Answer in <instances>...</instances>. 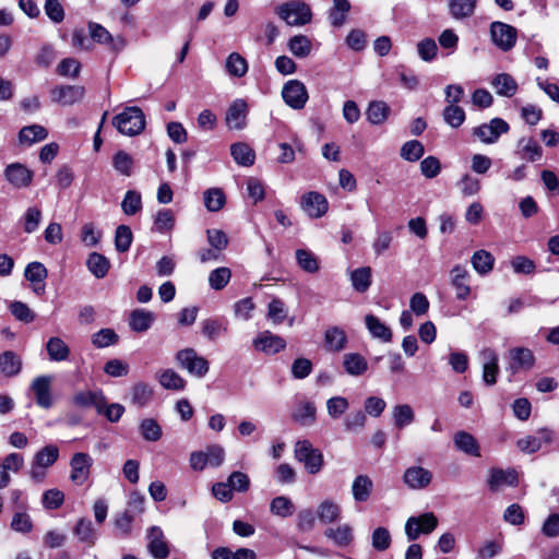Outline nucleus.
<instances>
[{"mask_svg":"<svg viewBox=\"0 0 559 559\" xmlns=\"http://www.w3.org/2000/svg\"><path fill=\"white\" fill-rule=\"evenodd\" d=\"M145 116L140 107H126L122 112L116 115L112 124L117 130L128 136L140 134L145 129Z\"/></svg>","mask_w":559,"mask_h":559,"instance_id":"nucleus-1","label":"nucleus"},{"mask_svg":"<svg viewBox=\"0 0 559 559\" xmlns=\"http://www.w3.org/2000/svg\"><path fill=\"white\" fill-rule=\"evenodd\" d=\"M225 460V450L219 444L207 445L204 450L193 451L189 457L190 467L201 472L206 467H219Z\"/></svg>","mask_w":559,"mask_h":559,"instance_id":"nucleus-2","label":"nucleus"},{"mask_svg":"<svg viewBox=\"0 0 559 559\" xmlns=\"http://www.w3.org/2000/svg\"><path fill=\"white\" fill-rule=\"evenodd\" d=\"M295 457L304 463L305 468L310 474H317L323 465V454L319 449L313 448L308 440H298L294 448Z\"/></svg>","mask_w":559,"mask_h":559,"instance_id":"nucleus-3","label":"nucleus"},{"mask_svg":"<svg viewBox=\"0 0 559 559\" xmlns=\"http://www.w3.org/2000/svg\"><path fill=\"white\" fill-rule=\"evenodd\" d=\"M276 12L288 25L299 26L311 21L310 8L305 2L298 0L281 4Z\"/></svg>","mask_w":559,"mask_h":559,"instance_id":"nucleus-4","label":"nucleus"},{"mask_svg":"<svg viewBox=\"0 0 559 559\" xmlns=\"http://www.w3.org/2000/svg\"><path fill=\"white\" fill-rule=\"evenodd\" d=\"M490 39L501 51H510L516 44L518 29L507 23L495 21L489 26Z\"/></svg>","mask_w":559,"mask_h":559,"instance_id":"nucleus-5","label":"nucleus"},{"mask_svg":"<svg viewBox=\"0 0 559 559\" xmlns=\"http://www.w3.org/2000/svg\"><path fill=\"white\" fill-rule=\"evenodd\" d=\"M509 131V123L502 118L496 117L489 122L473 128L472 134L484 144H495L502 134H507Z\"/></svg>","mask_w":559,"mask_h":559,"instance_id":"nucleus-6","label":"nucleus"},{"mask_svg":"<svg viewBox=\"0 0 559 559\" xmlns=\"http://www.w3.org/2000/svg\"><path fill=\"white\" fill-rule=\"evenodd\" d=\"M506 370L514 376L520 371H528L535 365V355L532 349L522 346H515L507 353Z\"/></svg>","mask_w":559,"mask_h":559,"instance_id":"nucleus-7","label":"nucleus"},{"mask_svg":"<svg viewBox=\"0 0 559 559\" xmlns=\"http://www.w3.org/2000/svg\"><path fill=\"white\" fill-rule=\"evenodd\" d=\"M176 361L190 374L197 378H203L209 371V361L199 356L193 348H185L176 354Z\"/></svg>","mask_w":559,"mask_h":559,"instance_id":"nucleus-8","label":"nucleus"},{"mask_svg":"<svg viewBox=\"0 0 559 559\" xmlns=\"http://www.w3.org/2000/svg\"><path fill=\"white\" fill-rule=\"evenodd\" d=\"M438 519L432 512L419 516H411L405 523V534L409 542L416 540L420 534H430L436 530Z\"/></svg>","mask_w":559,"mask_h":559,"instance_id":"nucleus-9","label":"nucleus"},{"mask_svg":"<svg viewBox=\"0 0 559 559\" xmlns=\"http://www.w3.org/2000/svg\"><path fill=\"white\" fill-rule=\"evenodd\" d=\"M93 457L85 452H76L70 460V480L78 486L84 485L90 476L93 466Z\"/></svg>","mask_w":559,"mask_h":559,"instance_id":"nucleus-10","label":"nucleus"},{"mask_svg":"<svg viewBox=\"0 0 559 559\" xmlns=\"http://www.w3.org/2000/svg\"><path fill=\"white\" fill-rule=\"evenodd\" d=\"M282 97L293 109H302L309 98L305 84L299 80H289L282 90Z\"/></svg>","mask_w":559,"mask_h":559,"instance_id":"nucleus-11","label":"nucleus"},{"mask_svg":"<svg viewBox=\"0 0 559 559\" xmlns=\"http://www.w3.org/2000/svg\"><path fill=\"white\" fill-rule=\"evenodd\" d=\"M88 31L90 35L93 40H95L98 44L107 45L110 51L118 53L120 52L126 46L127 40L123 36L118 35L114 37L103 25L97 23H90L88 24Z\"/></svg>","mask_w":559,"mask_h":559,"instance_id":"nucleus-12","label":"nucleus"},{"mask_svg":"<svg viewBox=\"0 0 559 559\" xmlns=\"http://www.w3.org/2000/svg\"><path fill=\"white\" fill-rule=\"evenodd\" d=\"M85 88L80 85H58L50 91L51 100L61 106H71L83 99Z\"/></svg>","mask_w":559,"mask_h":559,"instance_id":"nucleus-13","label":"nucleus"},{"mask_svg":"<svg viewBox=\"0 0 559 559\" xmlns=\"http://www.w3.org/2000/svg\"><path fill=\"white\" fill-rule=\"evenodd\" d=\"M51 382V376H39L36 377L31 384V390L35 395L36 404L45 409H49L53 405Z\"/></svg>","mask_w":559,"mask_h":559,"instance_id":"nucleus-14","label":"nucleus"},{"mask_svg":"<svg viewBox=\"0 0 559 559\" xmlns=\"http://www.w3.org/2000/svg\"><path fill=\"white\" fill-rule=\"evenodd\" d=\"M432 473L423 466H409L403 474L404 484L413 490H420L430 485Z\"/></svg>","mask_w":559,"mask_h":559,"instance_id":"nucleus-15","label":"nucleus"},{"mask_svg":"<svg viewBox=\"0 0 559 559\" xmlns=\"http://www.w3.org/2000/svg\"><path fill=\"white\" fill-rule=\"evenodd\" d=\"M3 174L9 183L16 189L28 187L33 180V171L21 163L9 164Z\"/></svg>","mask_w":559,"mask_h":559,"instance_id":"nucleus-16","label":"nucleus"},{"mask_svg":"<svg viewBox=\"0 0 559 559\" xmlns=\"http://www.w3.org/2000/svg\"><path fill=\"white\" fill-rule=\"evenodd\" d=\"M451 285L455 289V297L459 300H466L471 294L468 285L471 275L465 266L456 264L451 271Z\"/></svg>","mask_w":559,"mask_h":559,"instance_id":"nucleus-17","label":"nucleus"},{"mask_svg":"<svg viewBox=\"0 0 559 559\" xmlns=\"http://www.w3.org/2000/svg\"><path fill=\"white\" fill-rule=\"evenodd\" d=\"M301 209L313 218L323 216L329 209L325 197L319 192H308L301 198Z\"/></svg>","mask_w":559,"mask_h":559,"instance_id":"nucleus-18","label":"nucleus"},{"mask_svg":"<svg viewBox=\"0 0 559 559\" xmlns=\"http://www.w3.org/2000/svg\"><path fill=\"white\" fill-rule=\"evenodd\" d=\"M25 278L32 284L33 292L41 296L45 293V280L48 276V271L40 262H31L26 265L24 271Z\"/></svg>","mask_w":559,"mask_h":559,"instance_id":"nucleus-19","label":"nucleus"},{"mask_svg":"<svg viewBox=\"0 0 559 559\" xmlns=\"http://www.w3.org/2000/svg\"><path fill=\"white\" fill-rule=\"evenodd\" d=\"M479 356L483 361V380L487 385H493L499 373L498 355L492 348L486 347Z\"/></svg>","mask_w":559,"mask_h":559,"instance_id":"nucleus-20","label":"nucleus"},{"mask_svg":"<svg viewBox=\"0 0 559 559\" xmlns=\"http://www.w3.org/2000/svg\"><path fill=\"white\" fill-rule=\"evenodd\" d=\"M253 345L258 350L267 355H274L286 347V342L283 337L275 335L270 331H264L257 336L253 341Z\"/></svg>","mask_w":559,"mask_h":559,"instance_id":"nucleus-21","label":"nucleus"},{"mask_svg":"<svg viewBox=\"0 0 559 559\" xmlns=\"http://www.w3.org/2000/svg\"><path fill=\"white\" fill-rule=\"evenodd\" d=\"M247 104L243 99L234 100L226 112V124L229 129L241 130L246 127Z\"/></svg>","mask_w":559,"mask_h":559,"instance_id":"nucleus-22","label":"nucleus"},{"mask_svg":"<svg viewBox=\"0 0 559 559\" xmlns=\"http://www.w3.org/2000/svg\"><path fill=\"white\" fill-rule=\"evenodd\" d=\"M552 440V435L547 429H542L535 436H526L518 440V448L524 453H535L537 452L543 444L550 443Z\"/></svg>","mask_w":559,"mask_h":559,"instance_id":"nucleus-23","label":"nucleus"},{"mask_svg":"<svg viewBox=\"0 0 559 559\" xmlns=\"http://www.w3.org/2000/svg\"><path fill=\"white\" fill-rule=\"evenodd\" d=\"M514 154L518 155L520 159L533 163L542 158L543 148L535 139L521 138L518 141Z\"/></svg>","mask_w":559,"mask_h":559,"instance_id":"nucleus-24","label":"nucleus"},{"mask_svg":"<svg viewBox=\"0 0 559 559\" xmlns=\"http://www.w3.org/2000/svg\"><path fill=\"white\" fill-rule=\"evenodd\" d=\"M292 418L294 421L305 427L313 425L317 419V407L314 403L308 400L299 401L292 413Z\"/></svg>","mask_w":559,"mask_h":559,"instance_id":"nucleus-25","label":"nucleus"},{"mask_svg":"<svg viewBox=\"0 0 559 559\" xmlns=\"http://www.w3.org/2000/svg\"><path fill=\"white\" fill-rule=\"evenodd\" d=\"M22 358L13 350H4L0 354V377L13 378L22 370Z\"/></svg>","mask_w":559,"mask_h":559,"instance_id":"nucleus-26","label":"nucleus"},{"mask_svg":"<svg viewBox=\"0 0 559 559\" xmlns=\"http://www.w3.org/2000/svg\"><path fill=\"white\" fill-rule=\"evenodd\" d=\"M104 393L100 390H86L76 392L72 402L75 406L81 408L94 407L97 411H100V407L104 405Z\"/></svg>","mask_w":559,"mask_h":559,"instance_id":"nucleus-27","label":"nucleus"},{"mask_svg":"<svg viewBox=\"0 0 559 559\" xmlns=\"http://www.w3.org/2000/svg\"><path fill=\"white\" fill-rule=\"evenodd\" d=\"M148 550L156 559H166L169 555L167 543L164 540V533L158 526H152L148 532Z\"/></svg>","mask_w":559,"mask_h":559,"instance_id":"nucleus-28","label":"nucleus"},{"mask_svg":"<svg viewBox=\"0 0 559 559\" xmlns=\"http://www.w3.org/2000/svg\"><path fill=\"white\" fill-rule=\"evenodd\" d=\"M518 476L514 469L492 468L488 479V486L491 491L499 490L502 486H516Z\"/></svg>","mask_w":559,"mask_h":559,"instance_id":"nucleus-29","label":"nucleus"},{"mask_svg":"<svg viewBox=\"0 0 559 559\" xmlns=\"http://www.w3.org/2000/svg\"><path fill=\"white\" fill-rule=\"evenodd\" d=\"M73 534L81 543L87 546H94L97 542L98 534L94 524L86 518H80L73 528Z\"/></svg>","mask_w":559,"mask_h":559,"instance_id":"nucleus-30","label":"nucleus"},{"mask_svg":"<svg viewBox=\"0 0 559 559\" xmlns=\"http://www.w3.org/2000/svg\"><path fill=\"white\" fill-rule=\"evenodd\" d=\"M324 536L338 547H347L354 539L353 527L349 524H341L336 527H328Z\"/></svg>","mask_w":559,"mask_h":559,"instance_id":"nucleus-31","label":"nucleus"},{"mask_svg":"<svg viewBox=\"0 0 559 559\" xmlns=\"http://www.w3.org/2000/svg\"><path fill=\"white\" fill-rule=\"evenodd\" d=\"M155 321V314L145 309H135L129 316V325L136 333L146 332Z\"/></svg>","mask_w":559,"mask_h":559,"instance_id":"nucleus-32","label":"nucleus"},{"mask_svg":"<svg viewBox=\"0 0 559 559\" xmlns=\"http://www.w3.org/2000/svg\"><path fill=\"white\" fill-rule=\"evenodd\" d=\"M365 324L372 337L381 340L384 343L392 341L393 334L391 329L378 317L373 314H367L365 317Z\"/></svg>","mask_w":559,"mask_h":559,"instance_id":"nucleus-33","label":"nucleus"},{"mask_svg":"<svg viewBox=\"0 0 559 559\" xmlns=\"http://www.w3.org/2000/svg\"><path fill=\"white\" fill-rule=\"evenodd\" d=\"M159 384L171 391H182L186 388V380L174 369H162L156 373Z\"/></svg>","mask_w":559,"mask_h":559,"instance_id":"nucleus-34","label":"nucleus"},{"mask_svg":"<svg viewBox=\"0 0 559 559\" xmlns=\"http://www.w3.org/2000/svg\"><path fill=\"white\" fill-rule=\"evenodd\" d=\"M343 367L349 376L359 377L368 369V362L358 353H348L343 356Z\"/></svg>","mask_w":559,"mask_h":559,"instance_id":"nucleus-35","label":"nucleus"},{"mask_svg":"<svg viewBox=\"0 0 559 559\" xmlns=\"http://www.w3.org/2000/svg\"><path fill=\"white\" fill-rule=\"evenodd\" d=\"M325 347L331 352H341L347 345V335L338 326H331L324 333Z\"/></svg>","mask_w":559,"mask_h":559,"instance_id":"nucleus-36","label":"nucleus"},{"mask_svg":"<svg viewBox=\"0 0 559 559\" xmlns=\"http://www.w3.org/2000/svg\"><path fill=\"white\" fill-rule=\"evenodd\" d=\"M230 154L240 166L250 167L254 164L255 153L247 143L237 142L231 144Z\"/></svg>","mask_w":559,"mask_h":559,"instance_id":"nucleus-37","label":"nucleus"},{"mask_svg":"<svg viewBox=\"0 0 559 559\" xmlns=\"http://www.w3.org/2000/svg\"><path fill=\"white\" fill-rule=\"evenodd\" d=\"M390 106L383 100L370 102L366 110L367 120L371 124H382L389 118Z\"/></svg>","mask_w":559,"mask_h":559,"instance_id":"nucleus-38","label":"nucleus"},{"mask_svg":"<svg viewBox=\"0 0 559 559\" xmlns=\"http://www.w3.org/2000/svg\"><path fill=\"white\" fill-rule=\"evenodd\" d=\"M471 263L479 275H487L493 269L495 258L489 251L480 249L473 253Z\"/></svg>","mask_w":559,"mask_h":559,"instance_id":"nucleus-39","label":"nucleus"},{"mask_svg":"<svg viewBox=\"0 0 559 559\" xmlns=\"http://www.w3.org/2000/svg\"><path fill=\"white\" fill-rule=\"evenodd\" d=\"M46 350L51 361H64L70 356L69 346L58 336H52L47 341Z\"/></svg>","mask_w":559,"mask_h":559,"instance_id":"nucleus-40","label":"nucleus"},{"mask_svg":"<svg viewBox=\"0 0 559 559\" xmlns=\"http://www.w3.org/2000/svg\"><path fill=\"white\" fill-rule=\"evenodd\" d=\"M373 488L371 478L367 475H358L352 485V493L357 502H365L369 499Z\"/></svg>","mask_w":559,"mask_h":559,"instance_id":"nucleus-41","label":"nucleus"},{"mask_svg":"<svg viewBox=\"0 0 559 559\" xmlns=\"http://www.w3.org/2000/svg\"><path fill=\"white\" fill-rule=\"evenodd\" d=\"M491 84L500 96L512 97L518 91V83L508 73L497 74L492 79Z\"/></svg>","mask_w":559,"mask_h":559,"instance_id":"nucleus-42","label":"nucleus"},{"mask_svg":"<svg viewBox=\"0 0 559 559\" xmlns=\"http://www.w3.org/2000/svg\"><path fill=\"white\" fill-rule=\"evenodd\" d=\"M453 440L460 451L476 457L480 456L479 444L471 433L459 431L454 435Z\"/></svg>","mask_w":559,"mask_h":559,"instance_id":"nucleus-43","label":"nucleus"},{"mask_svg":"<svg viewBox=\"0 0 559 559\" xmlns=\"http://www.w3.org/2000/svg\"><path fill=\"white\" fill-rule=\"evenodd\" d=\"M350 2L348 0H333V4L329 10V20L332 26L341 27L347 20L350 11Z\"/></svg>","mask_w":559,"mask_h":559,"instance_id":"nucleus-44","label":"nucleus"},{"mask_svg":"<svg viewBox=\"0 0 559 559\" xmlns=\"http://www.w3.org/2000/svg\"><path fill=\"white\" fill-rule=\"evenodd\" d=\"M48 136L47 130L39 124H31L23 127L19 132V141L21 144L32 145L40 142Z\"/></svg>","mask_w":559,"mask_h":559,"instance_id":"nucleus-45","label":"nucleus"},{"mask_svg":"<svg viewBox=\"0 0 559 559\" xmlns=\"http://www.w3.org/2000/svg\"><path fill=\"white\" fill-rule=\"evenodd\" d=\"M341 507L332 501L324 500L317 508V516L324 524L336 522L341 518Z\"/></svg>","mask_w":559,"mask_h":559,"instance_id":"nucleus-46","label":"nucleus"},{"mask_svg":"<svg viewBox=\"0 0 559 559\" xmlns=\"http://www.w3.org/2000/svg\"><path fill=\"white\" fill-rule=\"evenodd\" d=\"M393 424L397 429H403L415 420V413L411 405L399 404L392 409Z\"/></svg>","mask_w":559,"mask_h":559,"instance_id":"nucleus-47","label":"nucleus"},{"mask_svg":"<svg viewBox=\"0 0 559 559\" xmlns=\"http://www.w3.org/2000/svg\"><path fill=\"white\" fill-rule=\"evenodd\" d=\"M297 264L301 270L307 273H317L320 269L318 257L308 249H297L296 253Z\"/></svg>","mask_w":559,"mask_h":559,"instance_id":"nucleus-48","label":"nucleus"},{"mask_svg":"<svg viewBox=\"0 0 559 559\" xmlns=\"http://www.w3.org/2000/svg\"><path fill=\"white\" fill-rule=\"evenodd\" d=\"M349 278L356 292L365 293L371 285V267H358L350 272Z\"/></svg>","mask_w":559,"mask_h":559,"instance_id":"nucleus-49","label":"nucleus"},{"mask_svg":"<svg viewBox=\"0 0 559 559\" xmlns=\"http://www.w3.org/2000/svg\"><path fill=\"white\" fill-rule=\"evenodd\" d=\"M86 264L88 271L97 278L105 277L110 266L108 259L97 252H93L88 255Z\"/></svg>","mask_w":559,"mask_h":559,"instance_id":"nucleus-50","label":"nucleus"},{"mask_svg":"<svg viewBox=\"0 0 559 559\" xmlns=\"http://www.w3.org/2000/svg\"><path fill=\"white\" fill-rule=\"evenodd\" d=\"M59 457V449L57 445L48 444L39 450L33 460L34 465L37 467L47 468L53 465Z\"/></svg>","mask_w":559,"mask_h":559,"instance_id":"nucleus-51","label":"nucleus"},{"mask_svg":"<svg viewBox=\"0 0 559 559\" xmlns=\"http://www.w3.org/2000/svg\"><path fill=\"white\" fill-rule=\"evenodd\" d=\"M289 51L297 58H307L312 50L311 40L305 35L293 36L288 40Z\"/></svg>","mask_w":559,"mask_h":559,"instance_id":"nucleus-52","label":"nucleus"},{"mask_svg":"<svg viewBox=\"0 0 559 559\" xmlns=\"http://www.w3.org/2000/svg\"><path fill=\"white\" fill-rule=\"evenodd\" d=\"M443 120L452 128L461 127L466 118L465 111L459 105H447L442 111Z\"/></svg>","mask_w":559,"mask_h":559,"instance_id":"nucleus-53","label":"nucleus"},{"mask_svg":"<svg viewBox=\"0 0 559 559\" xmlns=\"http://www.w3.org/2000/svg\"><path fill=\"white\" fill-rule=\"evenodd\" d=\"M121 210L126 215H135L142 210L141 193L135 190H128L121 202Z\"/></svg>","mask_w":559,"mask_h":559,"instance_id":"nucleus-54","label":"nucleus"},{"mask_svg":"<svg viewBox=\"0 0 559 559\" xmlns=\"http://www.w3.org/2000/svg\"><path fill=\"white\" fill-rule=\"evenodd\" d=\"M476 0H450V13L454 19L471 16L476 8Z\"/></svg>","mask_w":559,"mask_h":559,"instance_id":"nucleus-55","label":"nucleus"},{"mask_svg":"<svg viewBox=\"0 0 559 559\" xmlns=\"http://www.w3.org/2000/svg\"><path fill=\"white\" fill-rule=\"evenodd\" d=\"M153 397V389L145 382H136L132 386V403L139 407L146 406Z\"/></svg>","mask_w":559,"mask_h":559,"instance_id":"nucleus-56","label":"nucleus"},{"mask_svg":"<svg viewBox=\"0 0 559 559\" xmlns=\"http://www.w3.org/2000/svg\"><path fill=\"white\" fill-rule=\"evenodd\" d=\"M226 70L233 76L242 78L248 71V63L238 52H231L226 60Z\"/></svg>","mask_w":559,"mask_h":559,"instance_id":"nucleus-57","label":"nucleus"},{"mask_svg":"<svg viewBox=\"0 0 559 559\" xmlns=\"http://www.w3.org/2000/svg\"><path fill=\"white\" fill-rule=\"evenodd\" d=\"M270 511L274 515L288 518L294 513L295 507L289 498L285 496H278L271 501Z\"/></svg>","mask_w":559,"mask_h":559,"instance_id":"nucleus-58","label":"nucleus"},{"mask_svg":"<svg viewBox=\"0 0 559 559\" xmlns=\"http://www.w3.org/2000/svg\"><path fill=\"white\" fill-rule=\"evenodd\" d=\"M424 153V145L417 140H411L402 145L400 155L403 159L413 163L419 160Z\"/></svg>","mask_w":559,"mask_h":559,"instance_id":"nucleus-59","label":"nucleus"},{"mask_svg":"<svg viewBox=\"0 0 559 559\" xmlns=\"http://www.w3.org/2000/svg\"><path fill=\"white\" fill-rule=\"evenodd\" d=\"M204 205L210 212L219 211L225 204V194L218 188H211L203 194Z\"/></svg>","mask_w":559,"mask_h":559,"instance_id":"nucleus-60","label":"nucleus"},{"mask_svg":"<svg viewBox=\"0 0 559 559\" xmlns=\"http://www.w3.org/2000/svg\"><path fill=\"white\" fill-rule=\"evenodd\" d=\"M175 226V215L169 209L159 210L154 216V229L158 233L171 230Z\"/></svg>","mask_w":559,"mask_h":559,"instance_id":"nucleus-61","label":"nucleus"},{"mask_svg":"<svg viewBox=\"0 0 559 559\" xmlns=\"http://www.w3.org/2000/svg\"><path fill=\"white\" fill-rule=\"evenodd\" d=\"M226 332L227 324L223 320L206 319L202 321V333L211 341H214L216 337Z\"/></svg>","mask_w":559,"mask_h":559,"instance_id":"nucleus-62","label":"nucleus"},{"mask_svg":"<svg viewBox=\"0 0 559 559\" xmlns=\"http://www.w3.org/2000/svg\"><path fill=\"white\" fill-rule=\"evenodd\" d=\"M231 271L228 267H217L210 273L209 284L212 289L221 290L229 283Z\"/></svg>","mask_w":559,"mask_h":559,"instance_id":"nucleus-63","label":"nucleus"},{"mask_svg":"<svg viewBox=\"0 0 559 559\" xmlns=\"http://www.w3.org/2000/svg\"><path fill=\"white\" fill-rule=\"evenodd\" d=\"M112 166L119 174L129 177L132 174L133 158L127 152L119 151L112 157Z\"/></svg>","mask_w":559,"mask_h":559,"instance_id":"nucleus-64","label":"nucleus"}]
</instances>
